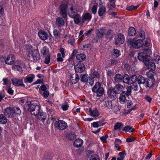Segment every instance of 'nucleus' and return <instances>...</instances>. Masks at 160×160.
Here are the masks:
<instances>
[{
    "label": "nucleus",
    "instance_id": "f257e3e1",
    "mask_svg": "<svg viewBox=\"0 0 160 160\" xmlns=\"http://www.w3.org/2000/svg\"><path fill=\"white\" fill-rule=\"evenodd\" d=\"M73 0H65L62 2L59 6L60 13L63 18L67 17V11L69 8Z\"/></svg>",
    "mask_w": 160,
    "mask_h": 160
},
{
    "label": "nucleus",
    "instance_id": "f03ea898",
    "mask_svg": "<svg viewBox=\"0 0 160 160\" xmlns=\"http://www.w3.org/2000/svg\"><path fill=\"white\" fill-rule=\"evenodd\" d=\"M82 7L76 6L75 2L73 0L68 10L67 14L69 17L72 18L78 14V12H82Z\"/></svg>",
    "mask_w": 160,
    "mask_h": 160
},
{
    "label": "nucleus",
    "instance_id": "7ed1b4c3",
    "mask_svg": "<svg viewBox=\"0 0 160 160\" xmlns=\"http://www.w3.org/2000/svg\"><path fill=\"white\" fill-rule=\"evenodd\" d=\"M26 53L28 57L32 58L34 61L38 60L40 59V55L38 51L33 49L31 46H28L27 47Z\"/></svg>",
    "mask_w": 160,
    "mask_h": 160
},
{
    "label": "nucleus",
    "instance_id": "20e7f679",
    "mask_svg": "<svg viewBox=\"0 0 160 160\" xmlns=\"http://www.w3.org/2000/svg\"><path fill=\"white\" fill-rule=\"evenodd\" d=\"M153 82H154V80L153 79L150 80L141 76H139L138 77V84L139 85L142 84L146 88L152 87L154 84Z\"/></svg>",
    "mask_w": 160,
    "mask_h": 160
},
{
    "label": "nucleus",
    "instance_id": "39448f33",
    "mask_svg": "<svg viewBox=\"0 0 160 160\" xmlns=\"http://www.w3.org/2000/svg\"><path fill=\"white\" fill-rule=\"evenodd\" d=\"M128 42L131 46L135 48H138L143 45V41L141 39L137 40L135 38L130 40Z\"/></svg>",
    "mask_w": 160,
    "mask_h": 160
},
{
    "label": "nucleus",
    "instance_id": "423d86ee",
    "mask_svg": "<svg viewBox=\"0 0 160 160\" xmlns=\"http://www.w3.org/2000/svg\"><path fill=\"white\" fill-rule=\"evenodd\" d=\"M152 54L151 50L148 48H145L144 52H141L138 54V58L141 61L147 59L148 55Z\"/></svg>",
    "mask_w": 160,
    "mask_h": 160
},
{
    "label": "nucleus",
    "instance_id": "0eeeda50",
    "mask_svg": "<svg viewBox=\"0 0 160 160\" xmlns=\"http://www.w3.org/2000/svg\"><path fill=\"white\" fill-rule=\"evenodd\" d=\"M40 106L37 103H33L31 104L30 111L32 115L36 116L40 111Z\"/></svg>",
    "mask_w": 160,
    "mask_h": 160
},
{
    "label": "nucleus",
    "instance_id": "6e6552de",
    "mask_svg": "<svg viewBox=\"0 0 160 160\" xmlns=\"http://www.w3.org/2000/svg\"><path fill=\"white\" fill-rule=\"evenodd\" d=\"M55 124L56 128L59 130H64L67 127V123L62 120H59L56 122Z\"/></svg>",
    "mask_w": 160,
    "mask_h": 160
},
{
    "label": "nucleus",
    "instance_id": "1a4fd4ad",
    "mask_svg": "<svg viewBox=\"0 0 160 160\" xmlns=\"http://www.w3.org/2000/svg\"><path fill=\"white\" fill-rule=\"evenodd\" d=\"M82 17V24L85 22H88L91 20L92 16L91 13L86 12L83 13Z\"/></svg>",
    "mask_w": 160,
    "mask_h": 160
},
{
    "label": "nucleus",
    "instance_id": "9d476101",
    "mask_svg": "<svg viewBox=\"0 0 160 160\" xmlns=\"http://www.w3.org/2000/svg\"><path fill=\"white\" fill-rule=\"evenodd\" d=\"M99 78V75L97 72L95 71L93 73H92L91 77L89 79V84L91 86H92L94 83L95 80H96L98 79Z\"/></svg>",
    "mask_w": 160,
    "mask_h": 160
},
{
    "label": "nucleus",
    "instance_id": "9b49d317",
    "mask_svg": "<svg viewBox=\"0 0 160 160\" xmlns=\"http://www.w3.org/2000/svg\"><path fill=\"white\" fill-rule=\"evenodd\" d=\"M124 40L123 35L121 33L118 34L115 39V44L119 45L122 44L124 42Z\"/></svg>",
    "mask_w": 160,
    "mask_h": 160
},
{
    "label": "nucleus",
    "instance_id": "f8f14e48",
    "mask_svg": "<svg viewBox=\"0 0 160 160\" xmlns=\"http://www.w3.org/2000/svg\"><path fill=\"white\" fill-rule=\"evenodd\" d=\"M12 81L13 84L16 86L25 87V85L23 84L22 79L13 78L12 79Z\"/></svg>",
    "mask_w": 160,
    "mask_h": 160
},
{
    "label": "nucleus",
    "instance_id": "ddd939ff",
    "mask_svg": "<svg viewBox=\"0 0 160 160\" xmlns=\"http://www.w3.org/2000/svg\"><path fill=\"white\" fill-rule=\"evenodd\" d=\"M75 71L76 72L81 73L83 72L85 70V65L81 63H79L74 67Z\"/></svg>",
    "mask_w": 160,
    "mask_h": 160
},
{
    "label": "nucleus",
    "instance_id": "4468645a",
    "mask_svg": "<svg viewBox=\"0 0 160 160\" xmlns=\"http://www.w3.org/2000/svg\"><path fill=\"white\" fill-rule=\"evenodd\" d=\"M103 109L108 111H110L112 108L111 101H107L105 102L102 106Z\"/></svg>",
    "mask_w": 160,
    "mask_h": 160
},
{
    "label": "nucleus",
    "instance_id": "2eb2a0df",
    "mask_svg": "<svg viewBox=\"0 0 160 160\" xmlns=\"http://www.w3.org/2000/svg\"><path fill=\"white\" fill-rule=\"evenodd\" d=\"M15 60L14 56L12 54H11L7 57L5 61V62L7 64L12 65L13 64Z\"/></svg>",
    "mask_w": 160,
    "mask_h": 160
},
{
    "label": "nucleus",
    "instance_id": "dca6fc26",
    "mask_svg": "<svg viewBox=\"0 0 160 160\" xmlns=\"http://www.w3.org/2000/svg\"><path fill=\"white\" fill-rule=\"evenodd\" d=\"M4 114L7 117H9L12 116L14 113L13 110L10 108H7L4 111Z\"/></svg>",
    "mask_w": 160,
    "mask_h": 160
},
{
    "label": "nucleus",
    "instance_id": "f3484780",
    "mask_svg": "<svg viewBox=\"0 0 160 160\" xmlns=\"http://www.w3.org/2000/svg\"><path fill=\"white\" fill-rule=\"evenodd\" d=\"M38 35L39 38L42 40H46L48 38V34L44 31L39 30L38 32Z\"/></svg>",
    "mask_w": 160,
    "mask_h": 160
},
{
    "label": "nucleus",
    "instance_id": "a211bd4d",
    "mask_svg": "<svg viewBox=\"0 0 160 160\" xmlns=\"http://www.w3.org/2000/svg\"><path fill=\"white\" fill-rule=\"evenodd\" d=\"M72 18L73 19L74 22L76 24H78L80 23H82V17H81L80 14H77Z\"/></svg>",
    "mask_w": 160,
    "mask_h": 160
},
{
    "label": "nucleus",
    "instance_id": "6ab92c4d",
    "mask_svg": "<svg viewBox=\"0 0 160 160\" xmlns=\"http://www.w3.org/2000/svg\"><path fill=\"white\" fill-rule=\"evenodd\" d=\"M35 75L33 74H30L27 76L24 79V82L31 83L33 81Z\"/></svg>",
    "mask_w": 160,
    "mask_h": 160
},
{
    "label": "nucleus",
    "instance_id": "aec40b11",
    "mask_svg": "<svg viewBox=\"0 0 160 160\" xmlns=\"http://www.w3.org/2000/svg\"><path fill=\"white\" fill-rule=\"evenodd\" d=\"M70 79L73 84L76 83L79 80V76L77 73H74L71 76Z\"/></svg>",
    "mask_w": 160,
    "mask_h": 160
},
{
    "label": "nucleus",
    "instance_id": "412c9836",
    "mask_svg": "<svg viewBox=\"0 0 160 160\" xmlns=\"http://www.w3.org/2000/svg\"><path fill=\"white\" fill-rule=\"evenodd\" d=\"M41 55L42 57L50 55L48 48L46 47H43L41 50Z\"/></svg>",
    "mask_w": 160,
    "mask_h": 160
},
{
    "label": "nucleus",
    "instance_id": "4be33fe9",
    "mask_svg": "<svg viewBox=\"0 0 160 160\" xmlns=\"http://www.w3.org/2000/svg\"><path fill=\"white\" fill-rule=\"evenodd\" d=\"M114 88L116 93H119L124 89V87L120 84H118L115 86Z\"/></svg>",
    "mask_w": 160,
    "mask_h": 160
},
{
    "label": "nucleus",
    "instance_id": "5701e85b",
    "mask_svg": "<svg viewBox=\"0 0 160 160\" xmlns=\"http://www.w3.org/2000/svg\"><path fill=\"white\" fill-rule=\"evenodd\" d=\"M64 40H67L68 43L72 44L74 42V38L72 36L70 35H66L63 36Z\"/></svg>",
    "mask_w": 160,
    "mask_h": 160
},
{
    "label": "nucleus",
    "instance_id": "b1692460",
    "mask_svg": "<svg viewBox=\"0 0 160 160\" xmlns=\"http://www.w3.org/2000/svg\"><path fill=\"white\" fill-rule=\"evenodd\" d=\"M106 12V8L103 6H101L98 11V14L99 16L102 17L104 15Z\"/></svg>",
    "mask_w": 160,
    "mask_h": 160
},
{
    "label": "nucleus",
    "instance_id": "393cba45",
    "mask_svg": "<svg viewBox=\"0 0 160 160\" xmlns=\"http://www.w3.org/2000/svg\"><path fill=\"white\" fill-rule=\"evenodd\" d=\"M36 115L38 119L42 120H44L46 117V113L40 111L38 112V114H37Z\"/></svg>",
    "mask_w": 160,
    "mask_h": 160
},
{
    "label": "nucleus",
    "instance_id": "a878e982",
    "mask_svg": "<svg viewBox=\"0 0 160 160\" xmlns=\"http://www.w3.org/2000/svg\"><path fill=\"white\" fill-rule=\"evenodd\" d=\"M122 81L124 83L128 85H131V82L130 81V78L129 76L127 74H125L123 77Z\"/></svg>",
    "mask_w": 160,
    "mask_h": 160
},
{
    "label": "nucleus",
    "instance_id": "bb28decb",
    "mask_svg": "<svg viewBox=\"0 0 160 160\" xmlns=\"http://www.w3.org/2000/svg\"><path fill=\"white\" fill-rule=\"evenodd\" d=\"M123 77L119 74H116L114 78V81L116 82H119L122 81Z\"/></svg>",
    "mask_w": 160,
    "mask_h": 160
},
{
    "label": "nucleus",
    "instance_id": "cd10ccee",
    "mask_svg": "<svg viewBox=\"0 0 160 160\" xmlns=\"http://www.w3.org/2000/svg\"><path fill=\"white\" fill-rule=\"evenodd\" d=\"M124 93L125 92H123L120 94L119 98V100L122 104L125 103L127 101L125 96L124 94Z\"/></svg>",
    "mask_w": 160,
    "mask_h": 160
},
{
    "label": "nucleus",
    "instance_id": "c85d7f7f",
    "mask_svg": "<svg viewBox=\"0 0 160 160\" xmlns=\"http://www.w3.org/2000/svg\"><path fill=\"white\" fill-rule=\"evenodd\" d=\"M18 64H21V62H18ZM12 69L14 70L18 71V72L20 73H21L22 72V68L19 65H13L12 67Z\"/></svg>",
    "mask_w": 160,
    "mask_h": 160
},
{
    "label": "nucleus",
    "instance_id": "c756f323",
    "mask_svg": "<svg viewBox=\"0 0 160 160\" xmlns=\"http://www.w3.org/2000/svg\"><path fill=\"white\" fill-rule=\"evenodd\" d=\"M121 55L120 52L117 49H114L112 51V56L113 58H117Z\"/></svg>",
    "mask_w": 160,
    "mask_h": 160
},
{
    "label": "nucleus",
    "instance_id": "7c9ffc66",
    "mask_svg": "<svg viewBox=\"0 0 160 160\" xmlns=\"http://www.w3.org/2000/svg\"><path fill=\"white\" fill-rule=\"evenodd\" d=\"M86 58V55L82 53L78 54L76 56L77 60L79 62L85 60Z\"/></svg>",
    "mask_w": 160,
    "mask_h": 160
},
{
    "label": "nucleus",
    "instance_id": "2f4dec72",
    "mask_svg": "<svg viewBox=\"0 0 160 160\" xmlns=\"http://www.w3.org/2000/svg\"><path fill=\"white\" fill-rule=\"evenodd\" d=\"M56 22L59 27L63 26L65 23L64 20L62 18L60 17H58L56 18Z\"/></svg>",
    "mask_w": 160,
    "mask_h": 160
},
{
    "label": "nucleus",
    "instance_id": "473e14b6",
    "mask_svg": "<svg viewBox=\"0 0 160 160\" xmlns=\"http://www.w3.org/2000/svg\"><path fill=\"white\" fill-rule=\"evenodd\" d=\"M114 33L113 31L111 29L108 30L105 36L108 39H111L113 37Z\"/></svg>",
    "mask_w": 160,
    "mask_h": 160
},
{
    "label": "nucleus",
    "instance_id": "72a5a7b5",
    "mask_svg": "<svg viewBox=\"0 0 160 160\" xmlns=\"http://www.w3.org/2000/svg\"><path fill=\"white\" fill-rule=\"evenodd\" d=\"M134 129L132 127L129 125H127L123 128L122 131L126 132H132L134 131Z\"/></svg>",
    "mask_w": 160,
    "mask_h": 160
},
{
    "label": "nucleus",
    "instance_id": "f704fd0d",
    "mask_svg": "<svg viewBox=\"0 0 160 160\" xmlns=\"http://www.w3.org/2000/svg\"><path fill=\"white\" fill-rule=\"evenodd\" d=\"M89 112L90 115L92 117H98L99 116V114L98 112L96 109L92 110L91 108H90L89 109Z\"/></svg>",
    "mask_w": 160,
    "mask_h": 160
},
{
    "label": "nucleus",
    "instance_id": "c9c22d12",
    "mask_svg": "<svg viewBox=\"0 0 160 160\" xmlns=\"http://www.w3.org/2000/svg\"><path fill=\"white\" fill-rule=\"evenodd\" d=\"M83 142V141L82 139H78L75 140L74 143L73 145L77 147H78L82 145Z\"/></svg>",
    "mask_w": 160,
    "mask_h": 160
},
{
    "label": "nucleus",
    "instance_id": "e433bc0d",
    "mask_svg": "<svg viewBox=\"0 0 160 160\" xmlns=\"http://www.w3.org/2000/svg\"><path fill=\"white\" fill-rule=\"evenodd\" d=\"M136 32L135 28L132 27H131L129 28L128 31V35L129 36H134Z\"/></svg>",
    "mask_w": 160,
    "mask_h": 160
},
{
    "label": "nucleus",
    "instance_id": "4c0bfd02",
    "mask_svg": "<svg viewBox=\"0 0 160 160\" xmlns=\"http://www.w3.org/2000/svg\"><path fill=\"white\" fill-rule=\"evenodd\" d=\"M108 95L111 96H112L114 97L116 96L117 93L114 90V88H110L108 91Z\"/></svg>",
    "mask_w": 160,
    "mask_h": 160
},
{
    "label": "nucleus",
    "instance_id": "58836bf2",
    "mask_svg": "<svg viewBox=\"0 0 160 160\" xmlns=\"http://www.w3.org/2000/svg\"><path fill=\"white\" fill-rule=\"evenodd\" d=\"M53 35L55 38H58L60 37V32L57 29H55L53 32Z\"/></svg>",
    "mask_w": 160,
    "mask_h": 160
},
{
    "label": "nucleus",
    "instance_id": "ea45409f",
    "mask_svg": "<svg viewBox=\"0 0 160 160\" xmlns=\"http://www.w3.org/2000/svg\"><path fill=\"white\" fill-rule=\"evenodd\" d=\"M31 102L30 101H27L25 104L24 107V110L26 111H30V108H31Z\"/></svg>",
    "mask_w": 160,
    "mask_h": 160
},
{
    "label": "nucleus",
    "instance_id": "a19ab883",
    "mask_svg": "<svg viewBox=\"0 0 160 160\" xmlns=\"http://www.w3.org/2000/svg\"><path fill=\"white\" fill-rule=\"evenodd\" d=\"M101 83L98 82L96 83L95 85L92 88V90L93 92H96L100 88H101Z\"/></svg>",
    "mask_w": 160,
    "mask_h": 160
},
{
    "label": "nucleus",
    "instance_id": "79ce46f5",
    "mask_svg": "<svg viewBox=\"0 0 160 160\" xmlns=\"http://www.w3.org/2000/svg\"><path fill=\"white\" fill-rule=\"evenodd\" d=\"M7 122L6 118L2 114L0 115V123L1 124H5Z\"/></svg>",
    "mask_w": 160,
    "mask_h": 160
},
{
    "label": "nucleus",
    "instance_id": "37998d69",
    "mask_svg": "<svg viewBox=\"0 0 160 160\" xmlns=\"http://www.w3.org/2000/svg\"><path fill=\"white\" fill-rule=\"evenodd\" d=\"M88 76L87 74H84L81 76L80 80L82 82H86L88 81Z\"/></svg>",
    "mask_w": 160,
    "mask_h": 160
},
{
    "label": "nucleus",
    "instance_id": "c03bdc74",
    "mask_svg": "<svg viewBox=\"0 0 160 160\" xmlns=\"http://www.w3.org/2000/svg\"><path fill=\"white\" fill-rule=\"evenodd\" d=\"M126 153L124 152H120L119 153L117 160H123Z\"/></svg>",
    "mask_w": 160,
    "mask_h": 160
},
{
    "label": "nucleus",
    "instance_id": "a18cd8bd",
    "mask_svg": "<svg viewBox=\"0 0 160 160\" xmlns=\"http://www.w3.org/2000/svg\"><path fill=\"white\" fill-rule=\"evenodd\" d=\"M105 32V29L104 28H102L98 30V36L100 37H102Z\"/></svg>",
    "mask_w": 160,
    "mask_h": 160
},
{
    "label": "nucleus",
    "instance_id": "49530a36",
    "mask_svg": "<svg viewBox=\"0 0 160 160\" xmlns=\"http://www.w3.org/2000/svg\"><path fill=\"white\" fill-rule=\"evenodd\" d=\"M147 67L149 69L154 70L155 69L156 65L154 62H150Z\"/></svg>",
    "mask_w": 160,
    "mask_h": 160
},
{
    "label": "nucleus",
    "instance_id": "de8ad7c7",
    "mask_svg": "<svg viewBox=\"0 0 160 160\" xmlns=\"http://www.w3.org/2000/svg\"><path fill=\"white\" fill-rule=\"evenodd\" d=\"M139 6V5H138L135 6L133 5H131L127 7L126 8V10L129 11L134 10L138 8Z\"/></svg>",
    "mask_w": 160,
    "mask_h": 160
},
{
    "label": "nucleus",
    "instance_id": "09e8293b",
    "mask_svg": "<svg viewBox=\"0 0 160 160\" xmlns=\"http://www.w3.org/2000/svg\"><path fill=\"white\" fill-rule=\"evenodd\" d=\"M138 77L136 75H134L130 77V81H131V82H130L131 84L132 83H134L137 81L138 82Z\"/></svg>",
    "mask_w": 160,
    "mask_h": 160
},
{
    "label": "nucleus",
    "instance_id": "8fccbe9b",
    "mask_svg": "<svg viewBox=\"0 0 160 160\" xmlns=\"http://www.w3.org/2000/svg\"><path fill=\"white\" fill-rule=\"evenodd\" d=\"M139 37L141 38V40L143 41V40L145 38V33L144 31L142 30L138 33Z\"/></svg>",
    "mask_w": 160,
    "mask_h": 160
},
{
    "label": "nucleus",
    "instance_id": "3c124183",
    "mask_svg": "<svg viewBox=\"0 0 160 160\" xmlns=\"http://www.w3.org/2000/svg\"><path fill=\"white\" fill-rule=\"evenodd\" d=\"M104 92V90L101 87L96 92H97V96H101L103 94Z\"/></svg>",
    "mask_w": 160,
    "mask_h": 160
},
{
    "label": "nucleus",
    "instance_id": "603ef678",
    "mask_svg": "<svg viewBox=\"0 0 160 160\" xmlns=\"http://www.w3.org/2000/svg\"><path fill=\"white\" fill-rule=\"evenodd\" d=\"M123 126V124L122 122H118L116 123L114 125V129L115 130H117Z\"/></svg>",
    "mask_w": 160,
    "mask_h": 160
},
{
    "label": "nucleus",
    "instance_id": "864d4df0",
    "mask_svg": "<svg viewBox=\"0 0 160 160\" xmlns=\"http://www.w3.org/2000/svg\"><path fill=\"white\" fill-rule=\"evenodd\" d=\"M61 107L63 111H66L68 109L69 106L67 103H64L62 104Z\"/></svg>",
    "mask_w": 160,
    "mask_h": 160
},
{
    "label": "nucleus",
    "instance_id": "5fc2aeb1",
    "mask_svg": "<svg viewBox=\"0 0 160 160\" xmlns=\"http://www.w3.org/2000/svg\"><path fill=\"white\" fill-rule=\"evenodd\" d=\"M57 60L58 62H62L63 61V58L62 57L60 53H58L57 54Z\"/></svg>",
    "mask_w": 160,
    "mask_h": 160
},
{
    "label": "nucleus",
    "instance_id": "6e6d98bb",
    "mask_svg": "<svg viewBox=\"0 0 160 160\" xmlns=\"http://www.w3.org/2000/svg\"><path fill=\"white\" fill-rule=\"evenodd\" d=\"M44 58H45V60L44 61V62L46 64H48L49 63L50 60V55H47L46 56L43 57Z\"/></svg>",
    "mask_w": 160,
    "mask_h": 160
},
{
    "label": "nucleus",
    "instance_id": "4d7b16f0",
    "mask_svg": "<svg viewBox=\"0 0 160 160\" xmlns=\"http://www.w3.org/2000/svg\"><path fill=\"white\" fill-rule=\"evenodd\" d=\"M59 52L61 54V55L62 58H64L65 57V49L62 48H61L59 49Z\"/></svg>",
    "mask_w": 160,
    "mask_h": 160
},
{
    "label": "nucleus",
    "instance_id": "13d9d810",
    "mask_svg": "<svg viewBox=\"0 0 160 160\" xmlns=\"http://www.w3.org/2000/svg\"><path fill=\"white\" fill-rule=\"evenodd\" d=\"M150 46V40H148V41H145V44L144 45L143 44L142 46H144L145 48H148L149 46Z\"/></svg>",
    "mask_w": 160,
    "mask_h": 160
},
{
    "label": "nucleus",
    "instance_id": "bf43d9fd",
    "mask_svg": "<svg viewBox=\"0 0 160 160\" xmlns=\"http://www.w3.org/2000/svg\"><path fill=\"white\" fill-rule=\"evenodd\" d=\"M76 135L74 133H70L67 136V137L70 140H72L76 137Z\"/></svg>",
    "mask_w": 160,
    "mask_h": 160
},
{
    "label": "nucleus",
    "instance_id": "052dcab7",
    "mask_svg": "<svg viewBox=\"0 0 160 160\" xmlns=\"http://www.w3.org/2000/svg\"><path fill=\"white\" fill-rule=\"evenodd\" d=\"M131 87L130 86L128 87L127 88V91L126 92H125L124 94H126L127 96L131 94Z\"/></svg>",
    "mask_w": 160,
    "mask_h": 160
},
{
    "label": "nucleus",
    "instance_id": "680f3d73",
    "mask_svg": "<svg viewBox=\"0 0 160 160\" xmlns=\"http://www.w3.org/2000/svg\"><path fill=\"white\" fill-rule=\"evenodd\" d=\"M97 9V5H94L93 6L92 8V13L95 14L96 13Z\"/></svg>",
    "mask_w": 160,
    "mask_h": 160
},
{
    "label": "nucleus",
    "instance_id": "e2e57ef3",
    "mask_svg": "<svg viewBox=\"0 0 160 160\" xmlns=\"http://www.w3.org/2000/svg\"><path fill=\"white\" fill-rule=\"evenodd\" d=\"M13 111L14 113H16L17 114L19 115L21 112L20 109L18 108H15L13 110Z\"/></svg>",
    "mask_w": 160,
    "mask_h": 160
},
{
    "label": "nucleus",
    "instance_id": "0e129e2a",
    "mask_svg": "<svg viewBox=\"0 0 160 160\" xmlns=\"http://www.w3.org/2000/svg\"><path fill=\"white\" fill-rule=\"evenodd\" d=\"M112 2L109 5L108 8L109 10L112 9L115 7V1Z\"/></svg>",
    "mask_w": 160,
    "mask_h": 160
},
{
    "label": "nucleus",
    "instance_id": "69168bd1",
    "mask_svg": "<svg viewBox=\"0 0 160 160\" xmlns=\"http://www.w3.org/2000/svg\"><path fill=\"white\" fill-rule=\"evenodd\" d=\"M90 160H100V159L97 156H92L90 158Z\"/></svg>",
    "mask_w": 160,
    "mask_h": 160
},
{
    "label": "nucleus",
    "instance_id": "338daca9",
    "mask_svg": "<svg viewBox=\"0 0 160 160\" xmlns=\"http://www.w3.org/2000/svg\"><path fill=\"white\" fill-rule=\"evenodd\" d=\"M119 145V143H114V149L115 150L120 151V147Z\"/></svg>",
    "mask_w": 160,
    "mask_h": 160
},
{
    "label": "nucleus",
    "instance_id": "774afa93",
    "mask_svg": "<svg viewBox=\"0 0 160 160\" xmlns=\"http://www.w3.org/2000/svg\"><path fill=\"white\" fill-rule=\"evenodd\" d=\"M7 91L8 92V93L11 95L13 94L14 91L13 90H12L11 88L10 87H9L7 89Z\"/></svg>",
    "mask_w": 160,
    "mask_h": 160
}]
</instances>
